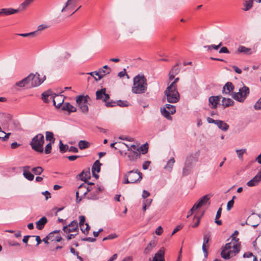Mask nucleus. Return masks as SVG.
<instances>
[{
  "mask_svg": "<svg viewBox=\"0 0 261 261\" xmlns=\"http://www.w3.org/2000/svg\"><path fill=\"white\" fill-rule=\"evenodd\" d=\"M147 89V80L143 74H138L133 79L132 92L135 94L144 93Z\"/></svg>",
  "mask_w": 261,
  "mask_h": 261,
  "instance_id": "nucleus-1",
  "label": "nucleus"
},
{
  "mask_svg": "<svg viewBox=\"0 0 261 261\" xmlns=\"http://www.w3.org/2000/svg\"><path fill=\"white\" fill-rule=\"evenodd\" d=\"M240 244H234L233 242L226 243L222 248L221 255L225 259H228L235 256L240 251Z\"/></svg>",
  "mask_w": 261,
  "mask_h": 261,
  "instance_id": "nucleus-2",
  "label": "nucleus"
},
{
  "mask_svg": "<svg viewBox=\"0 0 261 261\" xmlns=\"http://www.w3.org/2000/svg\"><path fill=\"white\" fill-rule=\"evenodd\" d=\"M44 143V137L43 134L39 133L32 138L30 145L33 150L39 153H43Z\"/></svg>",
  "mask_w": 261,
  "mask_h": 261,
  "instance_id": "nucleus-3",
  "label": "nucleus"
},
{
  "mask_svg": "<svg viewBox=\"0 0 261 261\" xmlns=\"http://www.w3.org/2000/svg\"><path fill=\"white\" fill-rule=\"evenodd\" d=\"M142 178V174L140 172L137 170H132L124 174L123 182L125 184L137 183L140 182Z\"/></svg>",
  "mask_w": 261,
  "mask_h": 261,
  "instance_id": "nucleus-4",
  "label": "nucleus"
},
{
  "mask_svg": "<svg viewBox=\"0 0 261 261\" xmlns=\"http://www.w3.org/2000/svg\"><path fill=\"white\" fill-rule=\"evenodd\" d=\"M197 161L198 158L195 155L190 154L187 156L182 169V176L188 175L191 173L194 165Z\"/></svg>",
  "mask_w": 261,
  "mask_h": 261,
  "instance_id": "nucleus-5",
  "label": "nucleus"
},
{
  "mask_svg": "<svg viewBox=\"0 0 261 261\" xmlns=\"http://www.w3.org/2000/svg\"><path fill=\"white\" fill-rule=\"evenodd\" d=\"M90 97L88 95H79L76 97V103L81 112L87 114L89 111L88 102Z\"/></svg>",
  "mask_w": 261,
  "mask_h": 261,
  "instance_id": "nucleus-6",
  "label": "nucleus"
},
{
  "mask_svg": "<svg viewBox=\"0 0 261 261\" xmlns=\"http://www.w3.org/2000/svg\"><path fill=\"white\" fill-rule=\"evenodd\" d=\"M249 91V88L244 86L242 88H240L238 92H232L231 95L236 100L242 102L247 97Z\"/></svg>",
  "mask_w": 261,
  "mask_h": 261,
  "instance_id": "nucleus-7",
  "label": "nucleus"
},
{
  "mask_svg": "<svg viewBox=\"0 0 261 261\" xmlns=\"http://www.w3.org/2000/svg\"><path fill=\"white\" fill-rule=\"evenodd\" d=\"M164 94L167 97V100L169 103H176L180 98V95L177 89H168L166 88Z\"/></svg>",
  "mask_w": 261,
  "mask_h": 261,
  "instance_id": "nucleus-8",
  "label": "nucleus"
},
{
  "mask_svg": "<svg viewBox=\"0 0 261 261\" xmlns=\"http://www.w3.org/2000/svg\"><path fill=\"white\" fill-rule=\"evenodd\" d=\"M30 81V87H35L41 85L45 79V76H44L43 79L40 77V75L38 73L35 74L31 73L28 75Z\"/></svg>",
  "mask_w": 261,
  "mask_h": 261,
  "instance_id": "nucleus-9",
  "label": "nucleus"
},
{
  "mask_svg": "<svg viewBox=\"0 0 261 261\" xmlns=\"http://www.w3.org/2000/svg\"><path fill=\"white\" fill-rule=\"evenodd\" d=\"M162 115L168 120H171V114L176 112L175 107L170 104H166L163 108L161 109Z\"/></svg>",
  "mask_w": 261,
  "mask_h": 261,
  "instance_id": "nucleus-10",
  "label": "nucleus"
},
{
  "mask_svg": "<svg viewBox=\"0 0 261 261\" xmlns=\"http://www.w3.org/2000/svg\"><path fill=\"white\" fill-rule=\"evenodd\" d=\"M89 192V189H87V185L82 184L78 187V190L76 192V200L77 202H79Z\"/></svg>",
  "mask_w": 261,
  "mask_h": 261,
  "instance_id": "nucleus-11",
  "label": "nucleus"
},
{
  "mask_svg": "<svg viewBox=\"0 0 261 261\" xmlns=\"http://www.w3.org/2000/svg\"><path fill=\"white\" fill-rule=\"evenodd\" d=\"M210 199V196L209 195H205L199 199L198 201L194 204L193 207L191 208L190 212L191 214L193 213V212L198 208H200L203 204H206L208 202Z\"/></svg>",
  "mask_w": 261,
  "mask_h": 261,
  "instance_id": "nucleus-12",
  "label": "nucleus"
},
{
  "mask_svg": "<svg viewBox=\"0 0 261 261\" xmlns=\"http://www.w3.org/2000/svg\"><path fill=\"white\" fill-rule=\"evenodd\" d=\"M65 233L78 231V223L77 221H72L68 225L64 226L63 228Z\"/></svg>",
  "mask_w": 261,
  "mask_h": 261,
  "instance_id": "nucleus-13",
  "label": "nucleus"
},
{
  "mask_svg": "<svg viewBox=\"0 0 261 261\" xmlns=\"http://www.w3.org/2000/svg\"><path fill=\"white\" fill-rule=\"evenodd\" d=\"M106 89L102 88L96 92V98L97 100H102L103 101L106 102L110 98V95L106 93Z\"/></svg>",
  "mask_w": 261,
  "mask_h": 261,
  "instance_id": "nucleus-14",
  "label": "nucleus"
},
{
  "mask_svg": "<svg viewBox=\"0 0 261 261\" xmlns=\"http://www.w3.org/2000/svg\"><path fill=\"white\" fill-rule=\"evenodd\" d=\"M64 97L61 94H55L53 97L54 105L56 108H60L62 105L64 104Z\"/></svg>",
  "mask_w": 261,
  "mask_h": 261,
  "instance_id": "nucleus-15",
  "label": "nucleus"
},
{
  "mask_svg": "<svg viewBox=\"0 0 261 261\" xmlns=\"http://www.w3.org/2000/svg\"><path fill=\"white\" fill-rule=\"evenodd\" d=\"M103 189L100 187H98L95 188V190L92 192H91L88 195V199L91 200H96L99 198V194L100 192H102Z\"/></svg>",
  "mask_w": 261,
  "mask_h": 261,
  "instance_id": "nucleus-16",
  "label": "nucleus"
},
{
  "mask_svg": "<svg viewBox=\"0 0 261 261\" xmlns=\"http://www.w3.org/2000/svg\"><path fill=\"white\" fill-rule=\"evenodd\" d=\"M19 12L18 9L13 8H3L0 9V15L8 16Z\"/></svg>",
  "mask_w": 261,
  "mask_h": 261,
  "instance_id": "nucleus-17",
  "label": "nucleus"
},
{
  "mask_svg": "<svg viewBox=\"0 0 261 261\" xmlns=\"http://www.w3.org/2000/svg\"><path fill=\"white\" fill-rule=\"evenodd\" d=\"M221 96H212L208 98V102L212 105L211 108L216 109Z\"/></svg>",
  "mask_w": 261,
  "mask_h": 261,
  "instance_id": "nucleus-18",
  "label": "nucleus"
},
{
  "mask_svg": "<svg viewBox=\"0 0 261 261\" xmlns=\"http://www.w3.org/2000/svg\"><path fill=\"white\" fill-rule=\"evenodd\" d=\"M125 154L127 155L128 159L132 162H134L140 158V154L137 150L126 152Z\"/></svg>",
  "mask_w": 261,
  "mask_h": 261,
  "instance_id": "nucleus-19",
  "label": "nucleus"
},
{
  "mask_svg": "<svg viewBox=\"0 0 261 261\" xmlns=\"http://www.w3.org/2000/svg\"><path fill=\"white\" fill-rule=\"evenodd\" d=\"M101 164L98 160L96 161L93 164L92 167V172L93 176L96 178H98L99 176L95 174V172L98 173L100 171Z\"/></svg>",
  "mask_w": 261,
  "mask_h": 261,
  "instance_id": "nucleus-20",
  "label": "nucleus"
},
{
  "mask_svg": "<svg viewBox=\"0 0 261 261\" xmlns=\"http://www.w3.org/2000/svg\"><path fill=\"white\" fill-rule=\"evenodd\" d=\"M164 248H161L154 255L152 261H165Z\"/></svg>",
  "mask_w": 261,
  "mask_h": 261,
  "instance_id": "nucleus-21",
  "label": "nucleus"
},
{
  "mask_svg": "<svg viewBox=\"0 0 261 261\" xmlns=\"http://www.w3.org/2000/svg\"><path fill=\"white\" fill-rule=\"evenodd\" d=\"M234 86L231 82H227L223 86L222 89V93L223 94H229L233 90Z\"/></svg>",
  "mask_w": 261,
  "mask_h": 261,
  "instance_id": "nucleus-22",
  "label": "nucleus"
},
{
  "mask_svg": "<svg viewBox=\"0 0 261 261\" xmlns=\"http://www.w3.org/2000/svg\"><path fill=\"white\" fill-rule=\"evenodd\" d=\"M62 110L63 111H67L69 113L71 112H75L77 111L76 108L71 105L69 102L64 103L62 105Z\"/></svg>",
  "mask_w": 261,
  "mask_h": 261,
  "instance_id": "nucleus-23",
  "label": "nucleus"
},
{
  "mask_svg": "<svg viewBox=\"0 0 261 261\" xmlns=\"http://www.w3.org/2000/svg\"><path fill=\"white\" fill-rule=\"evenodd\" d=\"M30 168V167L28 166H26L23 167V175L25 178L31 181L34 179V176L29 171Z\"/></svg>",
  "mask_w": 261,
  "mask_h": 261,
  "instance_id": "nucleus-24",
  "label": "nucleus"
},
{
  "mask_svg": "<svg viewBox=\"0 0 261 261\" xmlns=\"http://www.w3.org/2000/svg\"><path fill=\"white\" fill-rule=\"evenodd\" d=\"M210 236L209 234H205L203 236V243L202 245V250L204 253V257H207V251L206 244L208 243L210 240Z\"/></svg>",
  "mask_w": 261,
  "mask_h": 261,
  "instance_id": "nucleus-25",
  "label": "nucleus"
},
{
  "mask_svg": "<svg viewBox=\"0 0 261 261\" xmlns=\"http://www.w3.org/2000/svg\"><path fill=\"white\" fill-rule=\"evenodd\" d=\"M216 125L220 129L224 132L227 130L229 127L228 124L224 121L220 120H218Z\"/></svg>",
  "mask_w": 261,
  "mask_h": 261,
  "instance_id": "nucleus-26",
  "label": "nucleus"
},
{
  "mask_svg": "<svg viewBox=\"0 0 261 261\" xmlns=\"http://www.w3.org/2000/svg\"><path fill=\"white\" fill-rule=\"evenodd\" d=\"M47 222V218L45 217H42L39 221L36 222L37 228L38 230H42Z\"/></svg>",
  "mask_w": 261,
  "mask_h": 261,
  "instance_id": "nucleus-27",
  "label": "nucleus"
},
{
  "mask_svg": "<svg viewBox=\"0 0 261 261\" xmlns=\"http://www.w3.org/2000/svg\"><path fill=\"white\" fill-rule=\"evenodd\" d=\"M237 51L239 53H244V54L247 55H251L253 53L251 48L246 47L245 46H244L243 45H240L239 46L237 49Z\"/></svg>",
  "mask_w": 261,
  "mask_h": 261,
  "instance_id": "nucleus-28",
  "label": "nucleus"
},
{
  "mask_svg": "<svg viewBox=\"0 0 261 261\" xmlns=\"http://www.w3.org/2000/svg\"><path fill=\"white\" fill-rule=\"evenodd\" d=\"M77 1V0H68L65 3L64 7L62 9L61 12H63L66 11V9H69L71 8L74 7Z\"/></svg>",
  "mask_w": 261,
  "mask_h": 261,
  "instance_id": "nucleus-29",
  "label": "nucleus"
},
{
  "mask_svg": "<svg viewBox=\"0 0 261 261\" xmlns=\"http://www.w3.org/2000/svg\"><path fill=\"white\" fill-rule=\"evenodd\" d=\"M109 71H106V70L103 69V68H100L98 71H97L96 73V75L98 76V79L96 77H94L95 81H97L100 80L103 77H104L106 75L109 74Z\"/></svg>",
  "mask_w": 261,
  "mask_h": 261,
  "instance_id": "nucleus-30",
  "label": "nucleus"
},
{
  "mask_svg": "<svg viewBox=\"0 0 261 261\" xmlns=\"http://www.w3.org/2000/svg\"><path fill=\"white\" fill-rule=\"evenodd\" d=\"M55 94H56L53 93V92H52L51 90H48L42 93V94H41L42 99L43 100V101L45 102H48L47 98L49 96H50V98H53V97L55 96Z\"/></svg>",
  "mask_w": 261,
  "mask_h": 261,
  "instance_id": "nucleus-31",
  "label": "nucleus"
},
{
  "mask_svg": "<svg viewBox=\"0 0 261 261\" xmlns=\"http://www.w3.org/2000/svg\"><path fill=\"white\" fill-rule=\"evenodd\" d=\"M233 104L234 101L230 98H226L224 97L222 100V105L223 106L224 108L233 106Z\"/></svg>",
  "mask_w": 261,
  "mask_h": 261,
  "instance_id": "nucleus-32",
  "label": "nucleus"
},
{
  "mask_svg": "<svg viewBox=\"0 0 261 261\" xmlns=\"http://www.w3.org/2000/svg\"><path fill=\"white\" fill-rule=\"evenodd\" d=\"M45 139L47 141L53 143H54L56 140L53 133L49 131L45 132Z\"/></svg>",
  "mask_w": 261,
  "mask_h": 261,
  "instance_id": "nucleus-33",
  "label": "nucleus"
},
{
  "mask_svg": "<svg viewBox=\"0 0 261 261\" xmlns=\"http://www.w3.org/2000/svg\"><path fill=\"white\" fill-rule=\"evenodd\" d=\"M136 150L138 151L140 154V153H141L143 154H146L148 152V144L147 143H146L145 144L141 145L139 148H137Z\"/></svg>",
  "mask_w": 261,
  "mask_h": 261,
  "instance_id": "nucleus-34",
  "label": "nucleus"
},
{
  "mask_svg": "<svg viewBox=\"0 0 261 261\" xmlns=\"http://www.w3.org/2000/svg\"><path fill=\"white\" fill-rule=\"evenodd\" d=\"M256 218H257L256 216H255L254 215H252L250 216L249 217H248V218L247 219V221L246 222V224L248 225H249L254 228L257 227L258 225V223H252V221Z\"/></svg>",
  "mask_w": 261,
  "mask_h": 261,
  "instance_id": "nucleus-35",
  "label": "nucleus"
},
{
  "mask_svg": "<svg viewBox=\"0 0 261 261\" xmlns=\"http://www.w3.org/2000/svg\"><path fill=\"white\" fill-rule=\"evenodd\" d=\"M155 243L154 241H151L149 242V243L147 245V246L145 247L144 249V253L145 254L149 253L152 249L155 246Z\"/></svg>",
  "mask_w": 261,
  "mask_h": 261,
  "instance_id": "nucleus-36",
  "label": "nucleus"
},
{
  "mask_svg": "<svg viewBox=\"0 0 261 261\" xmlns=\"http://www.w3.org/2000/svg\"><path fill=\"white\" fill-rule=\"evenodd\" d=\"M254 0H248L244 1L243 6L244 8L243 9L244 11H248L253 6V3Z\"/></svg>",
  "mask_w": 261,
  "mask_h": 261,
  "instance_id": "nucleus-37",
  "label": "nucleus"
},
{
  "mask_svg": "<svg viewBox=\"0 0 261 261\" xmlns=\"http://www.w3.org/2000/svg\"><path fill=\"white\" fill-rule=\"evenodd\" d=\"M90 146V143L85 141L81 140L79 142V147L80 149H84L88 148Z\"/></svg>",
  "mask_w": 261,
  "mask_h": 261,
  "instance_id": "nucleus-38",
  "label": "nucleus"
},
{
  "mask_svg": "<svg viewBox=\"0 0 261 261\" xmlns=\"http://www.w3.org/2000/svg\"><path fill=\"white\" fill-rule=\"evenodd\" d=\"M174 163L175 160L174 158H170V159L168 161L167 165L165 167V169H166L168 171H171Z\"/></svg>",
  "mask_w": 261,
  "mask_h": 261,
  "instance_id": "nucleus-39",
  "label": "nucleus"
},
{
  "mask_svg": "<svg viewBox=\"0 0 261 261\" xmlns=\"http://www.w3.org/2000/svg\"><path fill=\"white\" fill-rule=\"evenodd\" d=\"M33 1V0H25L24 2L20 5L18 9L19 10V11L24 10Z\"/></svg>",
  "mask_w": 261,
  "mask_h": 261,
  "instance_id": "nucleus-40",
  "label": "nucleus"
},
{
  "mask_svg": "<svg viewBox=\"0 0 261 261\" xmlns=\"http://www.w3.org/2000/svg\"><path fill=\"white\" fill-rule=\"evenodd\" d=\"M179 65V62H177L176 64L172 68L170 72L173 74L177 75L180 70V68L178 67Z\"/></svg>",
  "mask_w": 261,
  "mask_h": 261,
  "instance_id": "nucleus-41",
  "label": "nucleus"
},
{
  "mask_svg": "<svg viewBox=\"0 0 261 261\" xmlns=\"http://www.w3.org/2000/svg\"><path fill=\"white\" fill-rule=\"evenodd\" d=\"M79 225L82 232H85L84 230V226L85 225V217L84 216H80L79 217Z\"/></svg>",
  "mask_w": 261,
  "mask_h": 261,
  "instance_id": "nucleus-42",
  "label": "nucleus"
},
{
  "mask_svg": "<svg viewBox=\"0 0 261 261\" xmlns=\"http://www.w3.org/2000/svg\"><path fill=\"white\" fill-rule=\"evenodd\" d=\"M69 149V146L67 145H64L62 143V141H60L59 142V149L60 151L62 153H64L67 151Z\"/></svg>",
  "mask_w": 261,
  "mask_h": 261,
  "instance_id": "nucleus-43",
  "label": "nucleus"
},
{
  "mask_svg": "<svg viewBox=\"0 0 261 261\" xmlns=\"http://www.w3.org/2000/svg\"><path fill=\"white\" fill-rule=\"evenodd\" d=\"M32 172L36 175H40L41 174L43 171V169L41 167H37L33 168L32 169Z\"/></svg>",
  "mask_w": 261,
  "mask_h": 261,
  "instance_id": "nucleus-44",
  "label": "nucleus"
},
{
  "mask_svg": "<svg viewBox=\"0 0 261 261\" xmlns=\"http://www.w3.org/2000/svg\"><path fill=\"white\" fill-rule=\"evenodd\" d=\"M261 181V171H259L256 175L252 178V181H255L256 185H257Z\"/></svg>",
  "mask_w": 261,
  "mask_h": 261,
  "instance_id": "nucleus-45",
  "label": "nucleus"
},
{
  "mask_svg": "<svg viewBox=\"0 0 261 261\" xmlns=\"http://www.w3.org/2000/svg\"><path fill=\"white\" fill-rule=\"evenodd\" d=\"M89 174V172L86 173H85L84 172H82V173H80L79 176L82 180L85 181L86 182V180L90 177Z\"/></svg>",
  "mask_w": 261,
  "mask_h": 261,
  "instance_id": "nucleus-46",
  "label": "nucleus"
},
{
  "mask_svg": "<svg viewBox=\"0 0 261 261\" xmlns=\"http://www.w3.org/2000/svg\"><path fill=\"white\" fill-rule=\"evenodd\" d=\"M179 80V77L175 78L174 81L167 87L168 89H177L176 83L178 82Z\"/></svg>",
  "mask_w": 261,
  "mask_h": 261,
  "instance_id": "nucleus-47",
  "label": "nucleus"
},
{
  "mask_svg": "<svg viewBox=\"0 0 261 261\" xmlns=\"http://www.w3.org/2000/svg\"><path fill=\"white\" fill-rule=\"evenodd\" d=\"M53 143H48L45 147L44 152L45 154H49L51 152Z\"/></svg>",
  "mask_w": 261,
  "mask_h": 261,
  "instance_id": "nucleus-48",
  "label": "nucleus"
},
{
  "mask_svg": "<svg viewBox=\"0 0 261 261\" xmlns=\"http://www.w3.org/2000/svg\"><path fill=\"white\" fill-rule=\"evenodd\" d=\"M12 127L16 130H21V125L18 122L14 121L12 124Z\"/></svg>",
  "mask_w": 261,
  "mask_h": 261,
  "instance_id": "nucleus-49",
  "label": "nucleus"
},
{
  "mask_svg": "<svg viewBox=\"0 0 261 261\" xmlns=\"http://www.w3.org/2000/svg\"><path fill=\"white\" fill-rule=\"evenodd\" d=\"M36 32H32L29 33L17 34V35L22 36L23 37H33L35 36V33Z\"/></svg>",
  "mask_w": 261,
  "mask_h": 261,
  "instance_id": "nucleus-50",
  "label": "nucleus"
},
{
  "mask_svg": "<svg viewBox=\"0 0 261 261\" xmlns=\"http://www.w3.org/2000/svg\"><path fill=\"white\" fill-rule=\"evenodd\" d=\"M47 28V27L44 24H41V25H39L38 27V28H37V30L36 31H35V32H37L36 33H35V36L38 35L39 34V32L40 31H42L44 30H45V29H46Z\"/></svg>",
  "mask_w": 261,
  "mask_h": 261,
  "instance_id": "nucleus-51",
  "label": "nucleus"
},
{
  "mask_svg": "<svg viewBox=\"0 0 261 261\" xmlns=\"http://www.w3.org/2000/svg\"><path fill=\"white\" fill-rule=\"evenodd\" d=\"M236 152L237 153L238 158L240 159H242L243 158L244 153L245 152H246V149H238L236 150Z\"/></svg>",
  "mask_w": 261,
  "mask_h": 261,
  "instance_id": "nucleus-52",
  "label": "nucleus"
},
{
  "mask_svg": "<svg viewBox=\"0 0 261 261\" xmlns=\"http://www.w3.org/2000/svg\"><path fill=\"white\" fill-rule=\"evenodd\" d=\"M117 105L120 107H124L128 106V102L126 101H123L121 100H118L117 101Z\"/></svg>",
  "mask_w": 261,
  "mask_h": 261,
  "instance_id": "nucleus-53",
  "label": "nucleus"
},
{
  "mask_svg": "<svg viewBox=\"0 0 261 261\" xmlns=\"http://www.w3.org/2000/svg\"><path fill=\"white\" fill-rule=\"evenodd\" d=\"M117 237V235L116 233L110 234L109 236H108L107 237H105L102 239V241H106L108 240H112V239H115Z\"/></svg>",
  "mask_w": 261,
  "mask_h": 261,
  "instance_id": "nucleus-54",
  "label": "nucleus"
},
{
  "mask_svg": "<svg viewBox=\"0 0 261 261\" xmlns=\"http://www.w3.org/2000/svg\"><path fill=\"white\" fill-rule=\"evenodd\" d=\"M254 108L256 110H261V97L255 103Z\"/></svg>",
  "mask_w": 261,
  "mask_h": 261,
  "instance_id": "nucleus-55",
  "label": "nucleus"
},
{
  "mask_svg": "<svg viewBox=\"0 0 261 261\" xmlns=\"http://www.w3.org/2000/svg\"><path fill=\"white\" fill-rule=\"evenodd\" d=\"M200 218L199 217H195L194 218V220H196V222L194 224L191 225V227L193 228H195L199 225L200 222Z\"/></svg>",
  "mask_w": 261,
  "mask_h": 261,
  "instance_id": "nucleus-56",
  "label": "nucleus"
},
{
  "mask_svg": "<svg viewBox=\"0 0 261 261\" xmlns=\"http://www.w3.org/2000/svg\"><path fill=\"white\" fill-rule=\"evenodd\" d=\"M125 145L127 148V151L128 152H130V151H133V149H134V150H136L137 149V147L134 144H132L131 145L125 144Z\"/></svg>",
  "mask_w": 261,
  "mask_h": 261,
  "instance_id": "nucleus-57",
  "label": "nucleus"
},
{
  "mask_svg": "<svg viewBox=\"0 0 261 261\" xmlns=\"http://www.w3.org/2000/svg\"><path fill=\"white\" fill-rule=\"evenodd\" d=\"M230 238L231 239L230 242H233L234 244H240L239 242V239L238 238H237L236 236H233L232 234Z\"/></svg>",
  "mask_w": 261,
  "mask_h": 261,
  "instance_id": "nucleus-58",
  "label": "nucleus"
},
{
  "mask_svg": "<svg viewBox=\"0 0 261 261\" xmlns=\"http://www.w3.org/2000/svg\"><path fill=\"white\" fill-rule=\"evenodd\" d=\"M233 204H234V201L233 200V199L229 200L227 204V210L228 211L230 210L231 208L233 207Z\"/></svg>",
  "mask_w": 261,
  "mask_h": 261,
  "instance_id": "nucleus-59",
  "label": "nucleus"
},
{
  "mask_svg": "<svg viewBox=\"0 0 261 261\" xmlns=\"http://www.w3.org/2000/svg\"><path fill=\"white\" fill-rule=\"evenodd\" d=\"M163 230L162 226H158L155 231V234L158 236L161 235L163 233Z\"/></svg>",
  "mask_w": 261,
  "mask_h": 261,
  "instance_id": "nucleus-60",
  "label": "nucleus"
},
{
  "mask_svg": "<svg viewBox=\"0 0 261 261\" xmlns=\"http://www.w3.org/2000/svg\"><path fill=\"white\" fill-rule=\"evenodd\" d=\"M105 103H106V106L107 107H114L116 106V103L117 102H116L115 101H114L108 102L107 100L106 102H105Z\"/></svg>",
  "mask_w": 261,
  "mask_h": 261,
  "instance_id": "nucleus-61",
  "label": "nucleus"
},
{
  "mask_svg": "<svg viewBox=\"0 0 261 261\" xmlns=\"http://www.w3.org/2000/svg\"><path fill=\"white\" fill-rule=\"evenodd\" d=\"M83 241H86V242H94L96 241V239L88 237V238H85L82 239Z\"/></svg>",
  "mask_w": 261,
  "mask_h": 261,
  "instance_id": "nucleus-62",
  "label": "nucleus"
},
{
  "mask_svg": "<svg viewBox=\"0 0 261 261\" xmlns=\"http://www.w3.org/2000/svg\"><path fill=\"white\" fill-rule=\"evenodd\" d=\"M85 225L86 226V227H84V230L85 232H83L85 234L87 235L89 233V231L90 229V226L88 225V223H86Z\"/></svg>",
  "mask_w": 261,
  "mask_h": 261,
  "instance_id": "nucleus-63",
  "label": "nucleus"
},
{
  "mask_svg": "<svg viewBox=\"0 0 261 261\" xmlns=\"http://www.w3.org/2000/svg\"><path fill=\"white\" fill-rule=\"evenodd\" d=\"M219 53L229 54L230 52L226 47H222L219 51Z\"/></svg>",
  "mask_w": 261,
  "mask_h": 261,
  "instance_id": "nucleus-64",
  "label": "nucleus"
}]
</instances>
